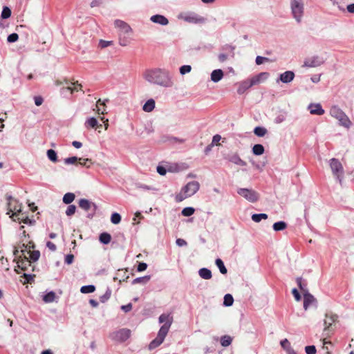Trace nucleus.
<instances>
[{"instance_id": "obj_1", "label": "nucleus", "mask_w": 354, "mask_h": 354, "mask_svg": "<svg viewBox=\"0 0 354 354\" xmlns=\"http://www.w3.org/2000/svg\"><path fill=\"white\" fill-rule=\"evenodd\" d=\"M143 78L149 83L163 88L174 86V79L171 72L165 68H153L143 73Z\"/></svg>"}, {"instance_id": "obj_2", "label": "nucleus", "mask_w": 354, "mask_h": 354, "mask_svg": "<svg viewBox=\"0 0 354 354\" xmlns=\"http://www.w3.org/2000/svg\"><path fill=\"white\" fill-rule=\"evenodd\" d=\"M114 26L118 29L119 44L122 46H127L131 42L132 28L124 21L116 19L114 21Z\"/></svg>"}, {"instance_id": "obj_3", "label": "nucleus", "mask_w": 354, "mask_h": 354, "mask_svg": "<svg viewBox=\"0 0 354 354\" xmlns=\"http://www.w3.org/2000/svg\"><path fill=\"white\" fill-rule=\"evenodd\" d=\"M200 188V184L197 181L189 182L185 186H184L180 194L176 197V201L180 202L184 199L193 196L196 194Z\"/></svg>"}, {"instance_id": "obj_4", "label": "nucleus", "mask_w": 354, "mask_h": 354, "mask_svg": "<svg viewBox=\"0 0 354 354\" xmlns=\"http://www.w3.org/2000/svg\"><path fill=\"white\" fill-rule=\"evenodd\" d=\"M19 248H21V254L26 259L24 261L21 262V269L25 270L26 264L29 265L30 261L35 262L39 259L40 252L38 250L30 251V250H28V246L24 243H23Z\"/></svg>"}, {"instance_id": "obj_5", "label": "nucleus", "mask_w": 354, "mask_h": 354, "mask_svg": "<svg viewBox=\"0 0 354 354\" xmlns=\"http://www.w3.org/2000/svg\"><path fill=\"white\" fill-rule=\"evenodd\" d=\"M290 9L292 17L300 24L304 14V4L303 0H290Z\"/></svg>"}, {"instance_id": "obj_6", "label": "nucleus", "mask_w": 354, "mask_h": 354, "mask_svg": "<svg viewBox=\"0 0 354 354\" xmlns=\"http://www.w3.org/2000/svg\"><path fill=\"white\" fill-rule=\"evenodd\" d=\"M329 165L333 175L340 185H342L344 171L342 163L338 159L333 158L329 160Z\"/></svg>"}, {"instance_id": "obj_7", "label": "nucleus", "mask_w": 354, "mask_h": 354, "mask_svg": "<svg viewBox=\"0 0 354 354\" xmlns=\"http://www.w3.org/2000/svg\"><path fill=\"white\" fill-rule=\"evenodd\" d=\"M330 114L332 117L339 121V124L348 129L351 126V122L348 117L337 106H333L330 110Z\"/></svg>"}, {"instance_id": "obj_8", "label": "nucleus", "mask_w": 354, "mask_h": 354, "mask_svg": "<svg viewBox=\"0 0 354 354\" xmlns=\"http://www.w3.org/2000/svg\"><path fill=\"white\" fill-rule=\"evenodd\" d=\"M177 18L191 24H203L205 19L194 12H180L178 15Z\"/></svg>"}, {"instance_id": "obj_9", "label": "nucleus", "mask_w": 354, "mask_h": 354, "mask_svg": "<svg viewBox=\"0 0 354 354\" xmlns=\"http://www.w3.org/2000/svg\"><path fill=\"white\" fill-rule=\"evenodd\" d=\"M131 330L128 328H121L118 330L113 331L109 335V337L118 342H124L127 341L131 336Z\"/></svg>"}, {"instance_id": "obj_10", "label": "nucleus", "mask_w": 354, "mask_h": 354, "mask_svg": "<svg viewBox=\"0 0 354 354\" xmlns=\"http://www.w3.org/2000/svg\"><path fill=\"white\" fill-rule=\"evenodd\" d=\"M237 194L250 203H255L259 200V194L252 189L239 188Z\"/></svg>"}, {"instance_id": "obj_11", "label": "nucleus", "mask_w": 354, "mask_h": 354, "mask_svg": "<svg viewBox=\"0 0 354 354\" xmlns=\"http://www.w3.org/2000/svg\"><path fill=\"white\" fill-rule=\"evenodd\" d=\"M158 321L163 324L159 330L167 334L173 322V317L169 314L163 313L160 315Z\"/></svg>"}, {"instance_id": "obj_12", "label": "nucleus", "mask_w": 354, "mask_h": 354, "mask_svg": "<svg viewBox=\"0 0 354 354\" xmlns=\"http://www.w3.org/2000/svg\"><path fill=\"white\" fill-rule=\"evenodd\" d=\"M324 63V60L323 59L322 57L318 55H314L306 58L304 61L302 67L315 68L322 65Z\"/></svg>"}, {"instance_id": "obj_13", "label": "nucleus", "mask_w": 354, "mask_h": 354, "mask_svg": "<svg viewBox=\"0 0 354 354\" xmlns=\"http://www.w3.org/2000/svg\"><path fill=\"white\" fill-rule=\"evenodd\" d=\"M79 206L80 208L85 211H88L91 209H93V214H88V217L92 218L97 208L95 203L91 202L90 201L86 198H81L79 201Z\"/></svg>"}, {"instance_id": "obj_14", "label": "nucleus", "mask_w": 354, "mask_h": 354, "mask_svg": "<svg viewBox=\"0 0 354 354\" xmlns=\"http://www.w3.org/2000/svg\"><path fill=\"white\" fill-rule=\"evenodd\" d=\"M337 316L332 313H326L324 319V324L325 326L324 330H330L332 325L337 321Z\"/></svg>"}, {"instance_id": "obj_15", "label": "nucleus", "mask_w": 354, "mask_h": 354, "mask_svg": "<svg viewBox=\"0 0 354 354\" xmlns=\"http://www.w3.org/2000/svg\"><path fill=\"white\" fill-rule=\"evenodd\" d=\"M167 335V334L159 330L157 337L149 344V348L150 350H153L156 347L159 346L164 342Z\"/></svg>"}, {"instance_id": "obj_16", "label": "nucleus", "mask_w": 354, "mask_h": 354, "mask_svg": "<svg viewBox=\"0 0 354 354\" xmlns=\"http://www.w3.org/2000/svg\"><path fill=\"white\" fill-rule=\"evenodd\" d=\"M295 73L293 71H287L279 75V80H277L278 82L279 80L282 82L283 83L288 84L291 82L295 78Z\"/></svg>"}, {"instance_id": "obj_17", "label": "nucleus", "mask_w": 354, "mask_h": 354, "mask_svg": "<svg viewBox=\"0 0 354 354\" xmlns=\"http://www.w3.org/2000/svg\"><path fill=\"white\" fill-rule=\"evenodd\" d=\"M225 159L237 165L245 166L247 165L246 162L242 160L236 153L227 155Z\"/></svg>"}, {"instance_id": "obj_18", "label": "nucleus", "mask_w": 354, "mask_h": 354, "mask_svg": "<svg viewBox=\"0 0 354 354\" xmlns=\"http://www.w3.org/2000/svg\"><path fill=\"white\" fill-rule=\"evenodd\" d=\"M316 299L311 294L306 292L304 294V308L306 310L310 305L316 306Z\"/></svg>"}, {"instance_id": "obj_19", "label": "nucleus", "mask_w": 354, "mask_h": 354, "mask_svg": "<svg viewBox=\"0 0 354 354\" xmlns=\"http://www.w3.org/2000/svg\"><path fill=\"white\" fill-rule=\"evenodd\" d=\"M308 109L313 115H322L325 112L320 104H310Z\"/></svg>"}, {"instance_id": "obj_20", "label": "nucleus", "mask_w": 354, "mask_h": 354, "mask_svg": "<svg viewBox=\"0 0 354 354\" xmlns=\"http://www.w3.org/2000/svg\"><path fill=\"white\" fill-rule=\"evenodd\" d=\"M150 20L154 23L162 26H167L169 24V20L167 17L162 15H155L150 17Z\"/></svg>"}, {"instance_id": "obj_21", "label": "nucleus", "mask_w": 354, "mask_h": 354, "mask_svg": "<svg viewBox=\"0 0 354 354\" xmlns=\"http://www.w3.org/2000/svg\"><path fill=\"white\" fill-rule=\"evenodd\" d=\"M252 86H254V84L250 79L243 81L239 84V86L237 89V93L239 94H243Z\"/></svg>"}, {"instance_id": "obj_22", "label": "nucleus", "mask_w": 354, "mask_h": 354, "mask_svg": "<svg viewBox=\"0 0 354 354\" xmlns=\"http://www.w3.org/2000/svg\"><path fill=\"white\" fill-rule=\"evenodd\" d=\"M268 77V73L266 72H262L258 74L257 75H255L252 77L250 80L252 82L254 85L258 84L262 81L266 80Z\"/></svg>"}, {"instance_id": "obj_23", "label": "nucleus", "mask_w": 354, "mask_h": 354, "mask_svg": "<svg viewBox=\"0 0 354 354\" xmlns=\"http://www.w3.org/2000/svg\"><path fill=\"white\" fill-rule=\"evenodd\" d=\"M224 73L221 69L214 70L211 73V80L214 82H218L222 80Z\"/></svg>"}, {"instance_id": "obj_24", "label": "nucleus", "mask_w": 354, "mask_h": 354, "mask_svg": "<svg viewBox=\"0 0 354 354\" xmlns=\"http://www.w3.org/2000/svg\"><path fill=\"white\" fill-rule=\"evenodd\" d=\"M86 128H97L101 127L102 124H99L97 119L94 117L88 118L84 123Z\"/></svg>"}, {"instance_id": "obj_25", "label": "nucleus", "mask_w": 354, "mask_h": 354, "mask_svg": "<svg viewBox=\"0 0 354 354\" xmlns=\"http://www.w3.org/2000/svg\"><path fill=\"white\" fill-rule=\"evenodd\" d=\"M155 104V100L152 98L149 99L145 103V104L142 106V109L145 112H151L154 109Z\"/></svg>"}, {"instance_id": "obj_26", "label": "nucleus", "mask_w": 354, "mask_h": 354, "mask_svg": "<svg viewBox=\"0 0 354 354\" xmlns=\"http://www.w3.org/2000/svg\"><path fill=\"white\" fill-rule=\"evenodd\" d=\"M198 274L203 279H210L212 277L211 270L206 268H201Z\"/></svg>"}, {"instance_id": "obj_27", "label": "nucleus", "mask_w": 354, "mask_h": 354, "mask_svg": "<svg viewBox=\"0 0 354 354\" xmlns=\"http://www.w3.org/2000/svg\"><path fill=\"white\" fill-rule=\"evenodd\" d=\"M264 151V147L261 144H256L252 147V153L256 156L262 155Z\"/></svg>"}, {"instance_id": "obj_28", "label": "nucleus", "mask_w": 354, "mask_h": 354, "mask_svg": "<svg viewBox=\"0 0 354 354\" xmlns=\"http://www.w3.org/2000/svg\"><path fill=\"white\" fill-rule=\"evenodd\" d=\"M151 279V277L149 275H146L141 277H137L134 279L132 281V284H137V283H142L146 284Z\"/></svg>"}, {"instance_id": "obj_29", "label": "nucleus", "mask_w": 354, "mask_h": 354, "mask_svg": "<svg viewBox=\"0 0 354 354\" xmlns=\"http://www.w3.org/2000/svg\"><path fill=\"white\" fill-rule=\"evenodd\" d=\"M96 107H97V112L99 114L104 115V114L106 113V107H105V102H104V101L102 102V100L100 99H99L97 101Z\"/></svg>"}, {"instance_id": "obj_30", "label": "nucleus", "mask_w": 354, "mask_h": 354, "mask_svg": "<svg viewBox=\"0 0 354 354\" xmlns=\"http://www.w3.org/2000/svg\"><path fill=\"white\" fill-rule=\"evenodd\" d=\"M272 227L276 232L281 231L287 227V223L284 221H278L273 224Z\"/></svg>"}, {"instance_id": "obj_31", "label": "nucleus", "mask_w": 354, "mask_h": 354, "mask_svg": "<svg viewBox=\"0 0 354 354\" xmlns=\"http://www.w3.org/2000/svg\"><path fill=\"white\" fill-rule=\"evenodd\" d=\"M100 241L103 244H108L111 240V236L107 232H103L100 235Z\"/></svg>"}, {"instance_id": "obj_32", "label": "nucleus", "mask_w": 354, "mask_h": 354, "mask_svg": "<svg viewBox=\"0 0 354 354\" xmlns=\"http://www.w3.org/2000/svg\"><path fill=\"white\" fill-rule=\"evenodd\" d=\"M75 198V196L73 193H66L63 197V203L65 204H71L74 201Z\"/></svg>"}, {"instance_id": "obj_33", "label": "nucleus", "mask_w": 354, "mask_h": 354, "mask_svg": "<svg viewBox=\"0 0 354 354\" xmlns=\"http://www.w3.org/2000/svg\"><path fill=\"white\" fill-rule=\"evenodd\" d=\"M220 342L222 346L227 347L232 344V338L230 335H223Z\"/></svg>"}, {"instance_id": "obj_34", "label": "nucleus", "mask_w": 354, "mask_h": 354, "mask_svg": "<svg viewBox=\"0 0 354 354\" xmlns=\"http://www.w3.org/2000/svg\"><path fill=\"white\" fill-rule=\"evenodd\" d=\"M215 263L216 266L218 268L221 274H225L227 273V270L225 268L223 261L221 259H216Z\"/></svg>"}, {"instance_id": "obj_35", "label": "nucleus", "mask_w": 354, "mask_h": 354, "mask_svg": "<svg viewBox=\"0 0 354 354\" xmlns=\"http://www.w3.org/2000/svg\"><path fill=\"white\" fill-rule=\"evenodd\" d=\"M268 131L265 127H257L254 129V133L258 137H263Z\"/></svg>"}, {"instance_id": "obj_36", "label": "nucleus", "mask_w": 354, "mask_h": 354, "mask_svg": "<svg viewBox=\"0 0 354 354\" xmlns=\"http://www.w3.org/2000/svg\"><path fill=\"white\" fill-rule=\"evenodd\" d=\"M266 218H268V215L265 213L254 214L252 215V220L256 223H259L262 219H266Z\"/></svg>"}, {"instance_id": "obj_37", "label": "nucleus", "mask_w": 354, "mask_h": 354, "mask_svg": "<svg viewBox=\"0 0 354 354\" xmlns=\"http://www.w3.org/2000/svg\"><path fill=\"white\" fill-rule=\"evenodd\" d=\"M95 290V287L93 285L83 286L81 287L80 291L82 293H91Z\"/></svg>"}, {"instance_id": "obj_38", "label": "nucleus", "mask_w": 354, "mask_h": 354, "mask_svg": "<svg viewBox=\"0 0 354 354\" xmlns=\"http://www.w3.org/2000/svg\"><path fill=\"white\" fill-rule=\"evenodd\" d=\"M55 298V293L53 291L48 292L43 297V300L46 303L53 302Z\"/></svg>"}, {"instance_id": "obj_39", "label": "nucleus", "mask_w": 354, "mask_h": 354, "mask_svg": "<svg viewBox=\"0 0 354 354\" xmlns=\"http://www.w3.org/2000/svg\"><path fill=\"white\" fill-rule=\"evenodd\" d=\"M234 299L230 294H226L224 296L223 305L225 306H231L233 304Z\"/></svg>"}, {"instance_id": "obj_40", "label": "nucleus", "mask_w": 354, "mask_h": 354, "mask_svg": "<svg viewBox=\"0 0 354 354\" xmlns=\"http://www.w3.org/2000/svg\"><path fill=\"white\" fill-rule=\"evenodd\" d=\"M47 156L50 160L54 162L57 161V153L53 149H48L47 151Z\"/></svg>"}, {"instance_id": "obj_41", "label": "nucleus", "mask_w": 354, "mask_h": 354, "mask_svg": "<svg viewBox=\"0 0 354 354\" xmlns=\"http://www.w3.org/2000/svg\"><path fill=\"white\" fill-rule=\"evenodd\" d=\"M192 71V66L190 65H183L180 67L179 72L180 75H184L187 73H190Z\"/></svg>"}, {"instance_id": "obj_42", "label": "nucleus", "mask_w": 354, "mask_h": 354, "mask_svg": "<svg viewBox=\"0 0 354 354\" xmlns=\"http://www.w3.org/2000/svg\"><path fill=\"white\" fill-rule=\"evenodd\" d=\"M195 209L192 207H185L182 210V214L184 216H190L194 213Z\"/></svg>"}, {"instance_id": "obj_43", "label": "nucleus", "mask_w": 354, "mask_h": 354, "mask_svg": "<svg viewBox=\"0 0 354 354\" xmlns=\"http://www.w3.org/2000/svg\"><path fill=\"white\" fill-rule=\"evenodd\" d=\"M111 221L113 224L120 223L121 221V216L117 212L112 214L111 216Z\"/></svg>"}, {"instance_id": "obj_44", "label": "nucleus", "mask_w": 354, "mask_h": 354, "mask_svg": "<svg viewBox=\"0 0 354 354\" xmlns=\"http://www.w3.org/2000/svg\"><path fill=\"white\" fill-rule=\"evenodd\" d=\"M10 15H11V10L7 6L3 7V10L1 12V18L2 19H8L10 17Z\"/></svg>"}, {"instance_id": "obj_45", "label": "nucleus", "mask_w": 354, "mask_h": 354, "mask_svg": "<svg viewBox=\"0 0 354 354\" xmlns=\"http://www.w3.org/2000/svg\"><path fill=\"white\" fill-rule=\"evenodd\" d=\"M76 211V207L74 205H69L66 210V214L68 216H73Z\"/></svg>"}, {"instance_id": "obj_46", "label": "nucleus", "mask_w": 354, "mask_h": 354, "mask_svg": "<svg viewBox=\"0 0 354 354\" xmlns=\"http://www.w3.org/2000/svg\"><path fill=\"white\" fill-rule=\"evenodd\" d=\"M281 347L286 351V352L291 348L290 343L288 339H284L280 342Z\"/></svg>"}, {"instance_id": "obj_47", "label": "nucleus", "mask_w": 354, "mask_h": 354, "mask_svg": "<svg viewBox=\"0 0 354 354\" xmlns=\"http://www.w3.org/2000/svg\"><path fill=\"white\" fill-rule=\"evenodd\" d=\"M111 45H113L112 41H106V40L100 39L99 41V46L101 48H105Z\"/></svg>"}, {"instance_id": "obj_48", "label": "nucleus", "mask_w": 354, "mask_h": 354, "mask_svg": "<svg viewBox=\"0 0 354 354\" xmlns=\"http://www.w3.org/2000/svg\"><path fill=\"white\" fill-rule=\"evenodd\" d=\"M19 35L17 33H12L7 37V41L9 43H13L18 40Z\"/></svg>"}, {"instance_id": "obj_49", "label": "nucleus", "mask_w": 354, "mask_h": 354, "mask_svg": "<svg viewBox=\"0 0 354 354\" xmlns=\"http://www.w3.org/2000/svg\"><path fill=\"white\" fill-rule=\"evenodd\" d=\"M79 164L85 166L86 167H89L91 164V160L88 158H79Z\"/></svg>"}, {"instance_id": "obj_50", "label": "nucleus", "mask_w": 354, "mask_h": 354, "mask_svg": "<svg viewBox=\"0 0 354 354\" xmlns=\"http://www.w3.org/2000/svg\"><path fill=\"white\" fill-rule=\"evenodd\" d=\"M306 354H316L317 350L315 346H306L305 347Z\"/></svg>"}, {"instance_id": "obj_51", "label": "nucleus", "mask_w": 354, "mask_h": 354, "mask_svg": "<svg viewBox=\"0 0 354 354\" xmlns=\"http://www.w3.org/2000/svg\"><path fill=\"white\" fill-rule=\"evenodd\" d=\"M234 49H235V47L230 46V45H227L224 47V50L227 51L229 53V55L232 58L234 57Z\"/></svg>"}, {"instance_id": "obj_52", "label": "nucleus", "mask_w": 354, "mask_h": 354, "mask_svg": "<svg viewBox=\"0 0 354 354\" xmlns=\"http://www.w3.org/2000/svg\"><path fill=\"white\" fill-rule=\"evenodd\" d=\"M79 158L76 156L69 157L64 159V163L66 165H71L75 163Z\"/></svg>"}, {"instance_id": "obj_53", "label": "nucleus", "mask_w": 354, "mask_h": 354, "mask_svg": "<svg viewBox=\"0 0 354 354\" xmlns=\"http://www.w3.org/2000/svg\"><path fill=\"white\" fill-rule=\"evenodd\" d=\"M270 59L268 57L257 56L255 62L257 65L262 64L265 62H268Z\"/></svg>"}, {"instance_id": "obj_54", "label": "nucleus", "mask_w": 354, "mask_h": 354, "mask_svg": "<svg viewBox=\"0 0 354 354\" xmlns=\"http://www.w3.org/2000/svg\"><path fill=\"white\" fill-rule=\"evenodd\" d=\"M110 297H111V290L108 289L106 290V292H105V294L100 297V301L104 303L106 301H107L110 298Z\"/></svg>"}, {"instance_id": "obj_55", "label": "nucleus", "mask_w": 354, "mask_h": 354, "mask_svg": "<svg viewBox=\"0 0 354 354\" xmlns=\"http://www.w3.org/2000/svg\"><path fill=\"white\" fill-rule=\"evenodd\" d=\"M75 91H77V90L75 88H73L70 86H67L66 87H63L61 89V92H62V94H64L66 92H68L70 94H72L73 92H74Z\"/></svg>"}, {"instance_id": "obj_56", "label": "nucleus", "mask_w": 354, "mask_h": 354, "mask_svg": "<svg viewBox=\"0 0 354 354\" xmlns=\"http://www.w3.org/2000/svg\"><path fill=\"white\" fill-rule=\"evenodd\" d=\"M21 212V205H15L12 208V214L10 216L11 218H14L17 216V213ZM15 221V218H13Z\"/></svg>"}, {"instance_id": "obj_57", "label": "nucleus", "mask_w": 354, "mask_h": 354, "mask_svg": "<svg viewBox=\"0 0 354 354\" xmlns=\"http://www.w3.org/2000/svg\"><path fill=\"white\" fill-rule=\"evenodd\" d=\"M297 283L301 290H304L306 283L303 281L302 278H297Z\"/></svg>"}, {"instance_id": "obj_58", "label": "nucleus", "mask_w": 354, "mask_h": 354, "mask_svg": "<svg viewBox=\"0 0 354 354\" xmlns=\"http://www.w3.org/2000/svg\"><path fill=\"white\" fill-rule=\"evenodd\" d=\"M74 260V256L72 254H68L65 256L64 262L65 263L70 265L73 262Z\"/></svg>"}, {"instance_id": "obj_59", "label": "nucleus", "mask_w": 354, "mask_h": 354, "mask_svg": "<svg viewBox=\"0 0 354 354\" xmlns=\"http://www.w3.org/2000/svg\"><path fill=\"white\" fill-rule=\"evenodd\" d=\"M221 140V136L218 134H216L213 136L212 145H218L219 144V141Z\"/></svg>"}, {"instance_id": "obj_60", "label": "nucleus", "mask_w": 354, "mask_h": 354, "mask_svg": "<svg viewBox=\"0 0 354 354\" xmlns=\"http://www.w3.org/2000/svg\"><path fill=\"white\" fill-rule=\"evenodd\" d=\"M285 118H286V117L284 115L280 114L275 118L274 122L276 124H280L285 120Z\"/></svg>"}, {"instance_id": "obj_61", "label": "nucleus", "mask_w": 354, "mask_h": 354, "mask_svg": "<svg viewBox=\"0 0 354 354\" xmlns=\"http://www.w3.org/2000/svg\"><path fill=\"white\" fill-rule=\"evenodd\" d=\"M147 268V264L146 263H144V262H140L139 263L138 266V268H137V270L138 272H142L144 270H145Z\"/></svg>"}, {"instance_id": "obj_62", "label": "nucleus", "mask_w": 354, "mask_h": 354, "mask_svg": "<svg viewBox=\"0 0 354 354\" xmlns=\"http://www.w3.org/2000/svg\"><path fill=\"white\" fill-rule=\"evenodd\" d=\"M34 101L36 106H40L42 104L44 100L41 96H35L34 97Z\"/></svg>"}, {"instance_id": "obj_63", "label": "nucleus", "mask_w": 354, "mask_h": 354, "mask_svg": "<svg viewBox=\"0 0 354 354\" xmlns=\"http://www.w3.org/2000/svg\"><path fill=\"white\" fill-rule=\"evenodd\" d=\"M176 243V245L179 247L186 246L187 244L186 241L183 239H177Z\"/></svg>"}, {"instance_id": "obj_64", "label": "nucleus", "mask_w": 354, "mask_h": 354, "mask_svg": "<svg viewBox=\"0 0 354 354\" xmlns=\"http://www.w3.org/2000/svg\"><path fill=\"white\" fill-rule=\"evenodd\" d=\"M157 172H158L160 175H161V176H164V175H165V174H166V173H167V170H166V169H165L164 167H162V166H158V167H157Z\"/></svg>"}]
</instances>
